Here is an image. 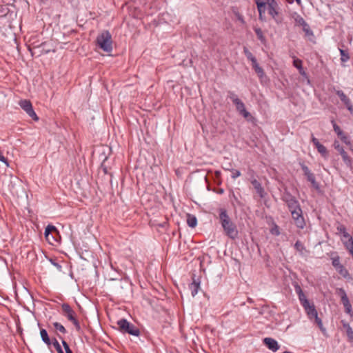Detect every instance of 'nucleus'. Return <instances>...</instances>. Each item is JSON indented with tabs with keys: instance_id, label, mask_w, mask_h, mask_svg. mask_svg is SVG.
I'll return each instance as SVG.
<instances>
[{
	"instance_id": "obj_31",
	"label": "nucleus",
	"mask_w": 353,
	"mask_h": 353,
	"mask_svg": "<svg viewBox=\"0 0 353 353\" xmlns=\"http://www.w3.org/2000/svg\"><path fill=\"white\" fill-rule=\"evenodd\" d=\"M305 176H306L307 180L312 184L313 187H314L315 188H319V185L316 181V179H315V176L313 173H312L310 172L309 174H306Z\"/></svg>"
},
{
	"instance_id": "obj_4",
	"label": "nucleus",
	"mask_w": 353,
	"mask_h": 353,
	"mask_svg": "<svg viewBox=\"0 0 353 353\" xmlns=\"http://www.w3.org/2000/svg\"><path fill=\"white\" fill-rule=\"evenodd\" d=\"M117 325H119V329L123 332H126L136 336H139L140 334L139 328L128 322L126 319H123L119 320L117 322Z\"/></svg>"
},
{
	"instance_id": "obj_8",
	"label": "nucleus",
	"mask_w": 353,
	"mask_h": 353,
	"mask_svg": "<svg viewBox=\"0 0 353 353\" xmlns=\"http://www.w3.org/2000/svg\"><path fill=\"white\" fill-rule=\"evenodd\" d=\"M332 260V265L334 267L336 270L344 278H347L349 275L348 271L342 264H341L339 256H336V257H333Z\"/></svg>"
},
{
	"instance_id": "obj_18",
	"label": "nucleus",
	"mask_w": 353,
	"mask_h": 353,
	"mask_svg": "<svg viewBox=\"0 0 353 353\" xmlns=\"http://www.w3.org/2000/svg\"><path fill=\"white\" fill-rule=\"evenodd\" d=\"M293 65L299 70L301 75L303 77H307V74L303 68V62L299 59H294L293 61Z\"/></svg>"
},
{
	"instance_id": "obj_34",
	"label": "nucleus",
	"mask_w": 353,
	"mask_h": 353,
	"mask_svg": "<svg viewBox=\"0 0 353 353\" xmlns=\"http://www.w3.org/2000/svg\"><path fill=\"white\" fill-rule=\"evenodd\" d=\"M294 248L301 254H303V251L305 250V246L300 241H297L294 244Z\"/></svg>"
},
{
	"instance_id": "obj_27",
	"label": "nucleus",
	"mask_w": 353,
	"mask_h": 353,
	"mask_svg": "<svg viewBox=\"0 0 353 353\" xmlns=\"http://www.w3.org/2000/svg\"><path fill=\"white\" fill-rule=\"evenodd\" d=\"M52 232H57V228L54 225H48L45 229V236L48 241H50V234Z\"/></svg>"
},
{
	"instance_id": "obj_42",
	"label": "nucleus",
	"mask_w": 353,
	"mask_h": 353,
	"mask_svg": "<svg viewBox=\"0 0 353 353\" xmlns=\"http://www.w3.org/2000/svg\"><path fill=\"white\" fill-rule=\"evenodd\" d=\"M62 345L65 349V351L66 353H72V350H70L68 344L67 343V342L64 340H62Z\"/></svg>"
},
{
	"instance_id": "obj_40",
	"label": "nucleus",
	"mask_w": 353,
	"mask_h": 353,
	"mask_svg": "<svg viewBox=\"0 0 353 353\" xmlns=\"http://www.w3.org/2000/svg\"><path fill=\"white\" fill-rule=\"evenodd\" d=\"M334 147L339 152V154L341 153L342 151L345 150L337 141L334 142Z\"/></svg>"
},
{
	"instance_id": "obj_45",
	"label": "nucleus",
	"mask_w": 353,
	"mask_h": 353,
	"mask_svg": "<svg viewBox=\"0 0 353 353\" xmlns=\"http://www.w3.org/2000/svg\"><path fill=\"white\" fill-rule=\"evenodd\" d=\"M272 233L277 236L279 235L280 232L277 226H276L272 230Z\"/></svg>"
},
{
	"instance_id": "obj_19",
	"label": "nucleus",
	"mask_w": 353,
	"mask_h": 353,
	"mask_svg": "<svg viewBox=\"0 0 353 353\" xmlns=\"http://www.w3.org/2000/svg\"><path fill=\"white\" fill-rule=\"evenodd\" d=\"M292 17L294 19L296 26H302L306 22L297 12H294L292 14Z\"/></svg>"
},
{
	"instance_id": "obj_11",
	"label": "nucleus",
	"mask_w": 353,
	"mask_h": 353,
	"mask_svg": "<svg viewBox=\"0 0 353 353\" xmlns=\"http://www.w3.org/2000/svg\"><path fill=\"white\" fill-rule=\"evenodd\" d=\"M336 94L339 96L341 101L345 104L347 109L352 112H353V106L350 101V99L346 96V94L342 90H337L336 92Z\"/></svg>"
},
{
	"instance_id": "obj_25",
	"label": "nucleus",
	"mask_w": 353,
	"mask_h": 353,
	"mask_svg": "<svg viewBox=\"0 0 353 353\" xmlns=\"http://www.w3.org/2000/svg\"><path fill=\"white\" fill-rule=\"evenodd\" d=\"M254 32L257 36L258 39L262 43H265L266 39L265 37L263 35V31L260 28H255Z\"/></svg>"
},
{
	"instance_id": "obj_12",
	"label": "nucleus",
	"mask_w": 353,
	"mask_h": 353,
	"mask_svg": "<svg viewBox=\"0 0 353 353\" xmlns=\"http://www.w3.org/2000/svg\"><path fill=\"white\" fill-rule=\"evenodd\" d=\"M263 343L268 347V348L272 352H275L279 349V345L278 342L270 337H266L263 339Z\"/></svg>"
},
{
	"instance_id": "obj_7",
	"label": "nucleus",
	"mask_w": 353,
	"mask_h": 353,
	"mask_svg": "<svg viewBox=\"0 0 353 353\" xmlns=\"http://www.w3.org/2000/svg\"><path fill=\"white\" fill-rule=\"evenodd\" d=\"M290 212L296 227L300 229H303L305 225V223L303 216L301 207L298 208L297 209L290 210Z\"/></svg>"
},
{
	"instance_id": "obj_22",
	"label": "nucleus",
	"mask_w": 353,
	"mask_h": 353,
	"mask_svg": "<svg viewBox=\"0 0 353 353\" xmlns=\"http://www.w3.org/2000/svg\"><path fill=\"white\" fill-rule=\"evenodd\" d=\"M187 223L190 228H195L197 224L196 217L194 215L188 214L187 215Z\"/></svg>"
},
{
	"instance_id": "obj_16",
	"label": "nucleus",
	"mask_w": 353,
	"mask_h": 353,
	"mask_svg": "<svg viewBox=\"0 0 353 353\" xmlns=\"http://www.w3.org/2000/svg\"><path fill=\"white\" fill-rule=\"evenodd\" d=\"M251 183L252 184L259 196L261 199L264 198L266 194L261 184L256 179L252 180Z\"/></svg>"
},
{
	"instance_id": "obj_35",
	"label": "nucleus",
	"mask_w": 353,
	"mask_h": 353,
	"mask_svg": "<svg viewBox=\"0 0 353 353\" xmlns=\"http://www.w3.org/2000/svg\"><path fill=\"white\" fill-rule=\"evenodd\" d=\"M313 319H314V321L317 324V325L319 326L320 330L322 332H325V328L323 325V323H322L321 319L318 316V314H316V316H314Z\"/></svg>"
},
{
	"instance_id": "obj_15",
	"label": "nucleus",
	"mask_w": 353,
	"mask_h": 353,
	"mask_svg": "<svg viewBox=\"0 0 353 353\" xmlns=\"http://www.w3.org/2000/svg\"><path fill=\"white\" fill-rule=\"evenodd\" d=\"M294 289H295L296 293L297 294V295L299 296V299L302 306L307 305L310 302L307 299L301 288L298 284H296V285H294Z\"/></svg>"
},
{
	"instance_id": "obj_37",
	"label": "nucleus",
	"mask_w": 353,
	"mask_h": 353,
	"mask_svg": "<svg viewBox=\"0 0 353 353\" xmlns=\"http://www.w3.org/2000/svg\"><path fill=\"white\" fill-rule=\"evenodd\" d=\"M295 198L294 196H292L289 192L285 191L283 196H282V200L286 203L288 202V201L292 200V199Z\"/></svg>"
},
{
	"instance_id": "obj_30",
	"label": "nucleus",
	"mask_w": 353,
	"mask_h": 353,
	"mask_svg": "<svg viewBox=\"0 0 353 353\" xmlns=\"http://www.w3.org/2000/svg\"><path fill=\"white\" fill-rule=\"evenodd\" d=\"M243 52L247 57L248 59H249L252 63H254V62L256 61V59L255 57L249 51V50L246 48H243Z\"/></svg>"
},
{
	"instance_id": "obj_17",
	"label": "nucleus",
	"mask_w": 353,
	"mask_h": 353,
	"mask_svg": "<svg viewBox=\"0 0 353 353\" xmlns=\"http://www.w3.org/2000/svg\"><path fill=\"white\" fill-rule=\"evenodd\" d=\"M303 307L305 309L310 319H312L313 317L316 316L318 314L314 304H310L309 303L307 305H305Z\"/></svg>"
},
{
	"instance_id": "obj_29",
	"label": "nucleus",
	"mask_w": 353,
	"mask_h": 353,
	"mask_svg": "<svg viewBox=\"0 0 353 353\" xmlns=\"http://www.w3.org/2000/svg\"><path fill=\"white\" fill-rule=\"evenodd\" d=\"M336 230L339 232L341 233L343 236L344 238L345 239H349L350 237H352L349 233L346 231V228L345 227L342 225V224H339L337 228H336Z\"/></svg>"
},
{
	"instance_id": "obj_20",
	"label": "nucleus",
	"mask_w": 353,
	"mask_h": 353,
	"mask_svg": "<svg viewBox=\"0 0 353 353\" xmlns=\"http://www.w3.org/2000/svg\"><path fill=\"white\" fill-rule=\"evenodd\" d=\"M343 326L346 330V334L350 342H353V330L349 323L343 321Z\"/></svg>"
},
{
	"instance_id": "obj_2",
	"label": "nucleus",
	"mask_w": 353,
	"mask_h": 353,
	"mask_svg": "<svg viewBox=\"0 0 353 353\" xmlns=\"http://www.w3.org/2000/svg\"><path fill=\"white\" fill-rule=\"evenodd\" d=\"M220 222L225 234L232 239L238 236V230L232 223L225 210L221 209L219 214Z\"/></svg>"
},
{
	"instance_id": "obj_39",
	"label": "nucleus",
	"mask_w": 353,
	"mask_h": 353,
	"mask_svg": "<svg viewBox=\"0 0 353 353\" xmlns=\"http://www.w3.org/2000/svg\"><path fill=\"white\" fill-rule=\"evenodd\" d=\"M58 353H64L58 341L54 339L52 343Z\"/></svg>"
},
{
	"instance_id": "obj_44",
	"label": "nucleus",
	"mask_w": 353,
	"mask_h": 353,
	"mask_svg": "<svg viewBox=\"0 0 353 353\" xmlns=\"http://www.w3.org/2000/svg\"><path fill=\"white\" fill-rule=\"evenodd\" d=\"M301 168L303 170V171L304 172V174L305 175L309 174L311 171L309 170V168H307V166H306L305 165H301Z\"/></svg>"
},
{
	"instance_id": "obj_47",
	"label": "nucleus",
	"mask_w": 353,
	"mask_h": 353,
	"mask_svg": "<svg viewBox=\"0 0 353 353\" xmlns=\"http://www.w3.org/2000/svg\"><path fill=\"white\" fill-rule=\"evenodd\" d=\"M350 150H351V152H352V154H353V148H350Z\"/></svg>"
},
{
	"instance_id": "obj_36",
	"label": "nucleus",
	"mask_w": 353,
	"mask_h": 353,
	"mask_svg": "<svg viewBox=\"0 0 353 353\" xmlns=\"http://www.w3.org/2000/svg\"><path fill=\"white\" fill-rule=\"evenodd\" d=\"M341 60L342 62H346L349 60L350 56L345 50L340 49Z\"/></svg>"
},
{
	"instance_id": "obj_6",
	"label": "nucleus",
	"mask_w": 353,
	"mask_h": 353,
	"mask_svg": "<svg viewBox=\"0 0 353 353\" xmlns=\"http://www.w3.org/2000/svg\"><path fill=\"white\" fill-rule=\"evenodd\" d=\"M19 106L31 117L34 121H39V117L34 112L32 105L30 100L22 99L19 102Z\"/></svg>"
},
{
	"instance_id": "obj_43",
	"label": "nucleus",
	"mask_w": 353,
	"mask_h": 353,
	"mask_svg": "<svg viewBox=\"0 0 353 353\" xmlns=\"http://www.w3.org/2000/svg\"><path fill=\"white\" fill-rule=\"evenodd\" d=\"M0 161L3 163L7 167H9V162L8 159L0 152Z\"/></svg>"
},
{
	"instance_id": "obj_46",
	"label": "nucleus",
	"mask_w": 353,
	"mask_h": 353,
	"mask_svg": "<svg viewBox=\"0 0 353 353\" xmlns=\"http://www.w3.org/2000/svg\"><path fill=\"white\" fill-rule=\"evenodd\" d=\"M296 2L297 3L298 5H301V0H295Z\"/></svg>"
},
{
	"instance_id": "obj_23",
	"label": "nucleus",
	"mask_w": 353,
	"mask_h": 353,
	"mask_svg": "<svg viewBox=\"0 0 353 353\" xmlns=\"http://www.w3.org/2000/svg\"><path fill=\"white\" fill-rule=\"evenodd\" d=\"M288 207L289 210H292L294 209H297L300 207L299 201L296 199V198L292 199V200L288 201V202L285 203Z\"/></svg>"
},
{
	"instance_id": "obj_14",
	"label": "nucleus",
	"mask_w": 353,
	"mask_h": 353,
	"mask_svg": "<svg viewBox=\"0 0 353 353\" xmlns=\"http://www.w3.org/2000/svg\"><path fill=\"white\" fill-rule=\"evenodd\" d=\"M341 293V301L343 303V305L345 309V312L348 314H350L352 312V305L350 303V301L348 299V297L343 289H339Z\"/></svg>"
},
{
	"instance_id": "obj_38",
	"label": "nucleus",
	"mask_w": 353,
	"mask_h": 353,
	"mask_svg": "<svg viewBox=\"0 0 353 353\" xmlns=\"http://www.w3.org/2000/svg\"><path fill=\"white\" fill-rule=\"evenodd\" d=\"M228 97L230 99V100H232L234 104L241 100L238 98L237 95L233 92H228Z\"/></svg>"
},
{
	"instance_id": "obj_33",
	"label": "nucleus",
	"mask_w": 353,
	"mask_h": 353,
	"mask_svg": "<svg viewBox=\"0 0 353 353\" xmlns=\"http://www.w3.org/2000/svg\"><path fill=\"white\" fill-rule=\"evenodd\" d=\"M53 326L56 330L60 332L62 334H65L67 332L65 327L61 325L60 323L54 322L53 323Z\"/></svg>"
},
{
	"instance_id": "obj_13",
	"label": "nucleus",
	"mask_w": 353,
	"mask_h": 353,
	"mask_svg": "<svg viewBox=\"0 0 353 353\" xmlns=\"http://www.w3.org/2000/svg\"><path fill=\"white\" fill-rule=\"evenodd\" d=\"M312 141L314 143V145H315V147L316 148L318 152L323 157H326L327 156V150L326 148L323 145L320 143L319 140L316 137H314L313 134H312Z\"/></svg>"
},
{
	"instance_id": "obj_28",
	"label": "nucleus",
	"mask_w": 353,
	"mask_h": 353,
	"mask_svg": "<svg viewBox=\"0 0 353 353\" xmlns=\"http://www.w3.org/2000/svg\"><path fill=\"white\" fill-rule=\"evenodd\" d=\"M343 162L347 165L351 166L352 165V159L349 157L347 153L344 150L342 151L341 153H340Z\"/></svg>"
},
{
	"instance_id": "obj_1",
	"label": "nucleus",
	"mask_w": 353,
	"mask_h": 353,
	"mask_svg": "<svg viewBox=\"0 0 353 353\" xmlns=\"http://www.w3.org/2000/svg\"><path fill=\"white\" fill-rule=\"evenodd\" d=\"M259 11V18L265 21V13L266 10L268 14L277 23H281V18L279 16V5L275 0H254Z\"/></svg>"
},
{
	"instance_id": "obj_21",
	"label": "nucleus",
	"mask_w": 353,
	"mask_h": 353,
	"mask_svg": "<svg viewBox=\"0 0 353 353\" xmlns=\"http://www.w3.org/2000/svg\"><path fill=\"white\" fill-rule=\"evenodd\" d=\"M40 335L42 341L47 345H50L52 342L48 336V332L45 329H41Z\"/></svg>"
},
{
	"instance_id": "obj_24",
	"label": "nucleus",
	"mask_w": 353,
	"mask_h": 353,
	"mask_svg": "<svg viewBox=\"0 0 353 353\" xmlns=\"http://www.w3.org/2000/svg\"><path fill=\"white\" fill-rule=\"evenodd\" d=\"M252 67L259 78H263L264 77L265 72L263 68L258 64L257 61L254 62V63H252Z\"/></svg>"
},
{
	"instance_id": "obj_10",
	"label": "nucleus",
	"mask_w": 353,
	"mask_h": 353,
	"mask_svg": "<svg viewBox=\"0 0 353 353\" xmlns=\"http://www.w3.org/2000/svg\"><path fill=\"white\" fill-rule=\"evenodd\" d=\"M332 124L334 128V132L336 133L338 137H340L341 140L347 145H350L351 143L348 139V137L343 133L340 127L336 123V122L332 120Z\"/></svg>"
},
{
	"instance_id": "obj_9",
	"label": "nucleus",
	"mask_w": 353,
	"mask_h": 353,
	"mask_svg": "<svg viewBox=\"0 0 353 353\" xmlns=\"http://www.w3.org/2000/svg\"><path fill=\"white\" fill-rule=\"evenodd\" d=\"M234 105L236 106V110L245 119H246L248 121H250L251 119H252V115L250 114V113L248 111H247V110L245 109V104L243 103V102L241 100L237 101L236 103H234Z\"/></svg>"
},
{
	"instance_id": "obj_41",
	"label": "nucleus",
	"mask_w": 353,
	"mask_h": 353,
	"mask_svg": "<svg viewBox=\"0 0 353 353\" xmlns=\"http://www.w3.org/2000/svg\"><path fill=\"white\" fill-rule=\"evenodd\" d=\"M230 171L232 172V178L235 179H236L237 177L240 176H241V172L239 170H230Z\"/></svg>"
},
{
	"instance_id": "obj_32",
	"label": "nucleus",
	"mask_w": 353,
	"mask_h": 353,
	"mask_svg": "<svg viewBox=\"0 0 353 353\" xmlns=\"http://www.w3.org/2000/svg\"><path fill=\"white\" fill-rule=\"evenodd\" d=\"M301 27L306 36H313V32L310 29V26L306 22Z\"/></svg>"
},
{
	"instance_id": "obj_26",
	"label": "nucleus",
	"mask_w": 353,
	"mask_h": 353,
	"mask_svg": "<svg viewBox=\"0 0 353 353\" xmlns=\"http://www.w3.org/2000/svg\"><path fill=\"white\" fill-rule=\"evenodd\" d=\"M200 287L199 283L194 281L190 285V289L191 290V294L192 296H194L199 291V288Z\"/></svg>"
},
{
	"instance_id": "obj_5",
	"label": "nucleus",
	"mask_w": 353,
	"mask_h": 353,
	"mask_svg": "<svg viewBox=\"0 0 353 353\" xmlns=\"http://www.w3.org/2000/svg\"><path fill=\"white\" fill-rule=\"evenodd\" d=\"M63 315L70 321L75 326L77 331L81 330L79 322L76 318V313L68 303H63L61 305Z\"/></svg>"
},
{
	"instance_id": "obj_3",
	"label": "nucleus",
	"mask_w": 353,
	"mask_h": 353,
	"mask_svg": "<svg viewBox=\"0 0 353 353\" xmlns=\"http://www.w3.org/2000/svg\"><path fill=\"white\" fill-rule=\"evenodd\" d=\"M98 46L104 52H110L112 50V36L109 31L104 30L97 37Z\"/></svg>"
}]
</instances>
